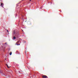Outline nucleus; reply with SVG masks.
Listing matches in <instances>:
<instances>
[{"label":"nucleus","mask_w":78,"mask_h":78,"mask_svg":"<svg viewBox=\"0 0 78 78\" xmlns=\"http://www.w3.org/2000/svg\"><path fill=\"white\" fill-rule=\"evenodd\" d=\"M3 3H2L1 4V6H2V5H3Z\"/></svg>","instance_id":"7"},{"label":"nucleus","mask_w":78,"mask_h":78,"mask_svg":"<svg viewBox=\"0 0 78 78\" xmlns=\"http://www.w3.org/2000/svg\"><path fill=\"white\" fill-rule=\"evenodd\" d=\"M24 42H26V41H24Z\"/></svg>","instance_id":"11"},{"label":"nucleus","mask_w":78,"mask_h":78,"mask_svg":"<svg viewBox=\"0 0 78 78\" xmlns=\"http://www.w3.org/2000/svg\"><path fill=\"white\" fill-rule=\"evenodd\" d=\"M2 48H3V46H2Z\"/></svg>","instance_id":"12"},{"label":"nucleus","mask_w":78,"mask_h":78,"mask_svg":"<svg viewBox=\"0 0 78 78\" xmlns=\"http://www.w3.org/2000/svg\"><path fill=\"white\" fill-rule=\"evenodd\" d=\"M6 66H7V67H8V68H9V66H8V64H6Z\"/></svg>","instance_id":"3"},{"label":"nucleus","mask_w":78,"mask_h":78,"mask_svg":"<svg viewBox=\"0 0 78 78\" xmlns=\"http://www.w3.org/2000/svg\"><path fill=\"white\" fill-rule=\"evenodd\" d=\"M7 32H8V33H9V31H8V30H7Z\"/></svg>","instance_id":"8"},{"label":"nucleus","mask_w":78,"mask_h":78,"mask_svg":"<svg viewBox=\"0 0 78 78\" xmlns=\"http://www.w3.org/2000/svg\"><path fill=\"white\" fill-rule=\"evenodd\" d=\"M18 43H19V41H18L16 42V44H17Z\"/></svg>","instance_id":"6"},{"label":"nucleus","mask_w":78,"mask_h":78,"mask_svg":"<svg viewBox=\"0 0 78 78\" xmlns=\"http://www.w3.org/2000/svg\"><path fill=\"white\" fill-rule=\"evenodd\" d=\"M42 77L43 78H47V76L45 75H44Z\"/></svg>","instance_id":"1"},{"label":"nucleus","mask_w":78,"mask_h":78,"mask_svg":"<svg viewBox=\"0 0 78 78\" xmlns=\"http://www.w3.org/2000/svg\"><path fill=\"white\" fill-rule=\"evenodd\" d=\"M40 9H42V8H40Z\"/></svg>","instance_id":"13"},{"label":"nucleus","mask_w":78,"mask_h":78,"mask_svg":"<svg viewBox=\"0 0 78 78\" xmlns=\"http://www.w3.org/2000/svg\"><path fill=\"white\" fill-rule=\"evenodd\" d=\"M31 0H30V1H31Z\"/></svg>","instance_id":"14"},{"label":"nucleus","mask_w":78,"mask_h":78,"mask_svg":"<svg viewBox=\"0 0 78 78\" xmlns=\"http://www.w3.org/2000/svg\"><path fill=\"white\" fill-rule=\"evenodd\" d=\"M10 55H12V52H11L10 53Z\"/></svg>","instance_id":"5"},{"label":"nucleus","mask_w":78,"mask_h":78,"mask_svg":"<svg viewBox=\"0 0 78 78\" xmlns=\"http://www.w3.org/2000/svg\"><path fill=\"white\" fill-rule=\"evenodd\" d=\"M13 33H14V34H15V33H16V32H14Z\"/></svg>","instance_id":"9"},{"label":"nucleus","mask_w":78,"mask_h":78,"mask_svg":"<svg viewBox=\"0 0 78 78\" xmlns=\"http://www.w3.org/2000/svg\"><path fill=\"white\" fill-rule=\"evenodd\" d=\"M5 44H6V43H5Z\"/></svg>","instance_id":"10"},{"label":"nucleus","mask_w":78,"mask_h":78,"mask_svg":"<svg viewBox=\"0 0 78 78\" xmlns=\"http://www.w3.org/2000/svg\"><path fill=\"white\" fill-rule=\"evenodd\" d=\"M16 45H20V44H17V43H16Z\"/></svg>","instance_id":"2"},{"label":"nucleus","mask_w":78,"mask_h":78,"mask_svg":"<svg viewBox=\"0 0 78 78\" xmlns=\"http://www.w3.org/2000/svg\"><path fill=\"white\" fill-rule=\"evenodd\" d=\"M3 75H5V74H3Z\"/></svg>","instance_id":"15"},{"label":"nucleus","mask_w":78,"mask_h":78,"mask_svg":"<svg viewBox=\"0 0 78 78\" xmlns=\"http://www.w3.org/2000/svg\"><path fill=\"white\" fill-rule=\"evenodd\" d=\"M13 39H16V37L15 36L13 37Z\"/></svg>","instance_id":"4"}]
</instances>
